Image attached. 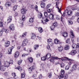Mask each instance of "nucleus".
I'll use <instances>...</instances> for the list:
<instances>
[{
	"label": "nucleus",
	"mask_w": 79,
	"mask_h": 79,
	"mask_svg": "<svg viewBox=\"0 0 79 79\" xmlns=\"http://www.w3.org/2000/svg\"><path fill=\"white\" fill-rule=\"evenodd\" d=\"M12 20V17H10L9 18H8V19H7L8 23H10V22H11Z\"/></svg>",
	"instance_id": "c85d7f7f"
},
{
	"label": "nucleus",
	"mask_w": 79,
	"mask_h": 79,
	"mask_svg": "<svg viewBox=\"0 0 79 79\" xmlns=\"http://www.w3.org/2000/svg\"><path fill=\"white\" fill-rule=\"evenodd\" d=\"M10 45V42L9 41H7L5 42V46L6 47H9V45Z\"/></svg>",
	"instance_id": "6e6552de"
},
{
	"label": "nucleus",
	"mask_w": 79,
	"mask_h": 79,
	"mask_svg": "<svg viewBox=\"0 0 79 79\" xmlns=\"http://www.w3.org/2000/svg\"><path fill=\"white\" fill-rule=\"evenodd\" d=\"M15 69H17L19 70L20 71H22V68L19 66L17 68H16Z\"/></svg>",
	"instance_id": "2f4dec72"
},
{
	"label": "nucleus",
	"mask_w": 79,
	"mask_h": 79,
	"mask_svg": "<svg viewBox=\"0 0 79 79\" xmlns=\"http://www.w3.org/2000/svg\"><path fill=\"white\" fill-rule=\"evenodd\" d=\"M57 25H58V24L57 23H56V22H55L53 24V26H54V27H56V26H57Z\"/></svg>",
	"instance_id": "a19ab883"
},
{
	"label": "nucleus",
	"mask_w": 79,
	"mask_h": 79,
	"mask_svg": "<svg viewBox=\"0 0 79 79\" xmlns=\"http://www.w3.org/2000/svg\"><path fill=\"white\" fill-rule=\"evenodd\" d=\"M11 5V3L10 2H7L5 4V6L6 7H8L9 6H10Z\"/></svg>",
	"instance_id": "6ab92c4d"
},
{
	"label": "nucleus",
	"mask_w": 79,
	"mask_h": 79,
	"mask_svg": "<svg viewBox=\"0 0 79 79\" xmlns=\"http://www.w3.org/2000/svg\"><path fill=\"white\" fill-rule=\"evenodd\" d=\"M58 50L59 52H62L63 50V48L62 47L60 46L59 48H58Z\"/></svg>",
	"instance_id": "b1692460"
},
{
	"label": "nucleus",
	"mask_w": 79,
	"mask_h": 79,
	"mask_svg": "<svg viewBox=\"0 0 79 79\" xmlns=\"http://www.w3.org/2000/svg\"><path fill=\"white\" fill-rule=\"evenodd\" d=\"M48 18H43V20H42V21L43 24H47V22L48 21Z\"/></svg>",
	"instance_id": "f257e3e1"
},
{
	"label": "nucleus",
	"mask_w": 79,
	"mask_h": 79,
	"mask_svg": "<svg viewBox=\"0 0 79 79\" xmlns=\"http://www.w3.org/2000/svg\"><path fill=\"white\" fill-rule=\"evenodd\" d=\"M47 48L48 49V50H50V46L49 45L47 47Z\"/></svg>",
	"instance_id": "338daca9"
},
{
	"label": "nucleus",
	"mask_w": 79,
	"mask_h": 79,
	"mask_svg": "<svg viewBox=\"0 0 79 79\" xmlns=\"http://www.w3.org/2000/svg\"><path fill=\"white\" fill-rule=\"evenodd\" d=\"M0 69L1 71H5V70L6 69V67L4 66H1L0 67Z\"/></svg>",
	"instance_id": "9b49d317"
},
{
	"label": "nucleus",
	"mask_w": 79,
	"mask_h": 79,
	"mask_svg": "<svg viewBox=\"0 0 79 79\" xmlns=\"http://www.w3.org/2000/svg\"><path fill=\"white\" fill-rule=\"evenodd\" d=\"M70 33L71 35L73 37V38L72 39V42L73 43L74 42V33H73V31H70Z\"/></svg>",
	"instance_id": "0eeeda50"
},
{
	"label": "nucleus",
	"mask_w": 79,
	"mask_h": 79,
	"mask_svg": "<svg viewBox=\"0 0 79 79\" xmlns=\"http://www.w3.org/2000/svg\"><path fill=\"white\" fill-rule=\"evenodd\" d=\"M16 9H17V6H15L13 7V10L14 11H15V10H16Z\"/></svg>",
	"instance_id": "49530a36"
},
{
	"label": "nucleus",
	"mask_w": 79,
	"mask_h": 79,
	"mask_svg": "<svg viewBox=\"0 0 79 79\" xmlns=\"http://www.w3.org/2000/svg\"><path fill=\"white\" fill-rule=\"evenodd\" d=\"M52 59H55V60H61L62 61H64L65 59L64 58H66L65 57H62L61 58H59L57 57H52Z\"/></svg>",
	"instance_id": "f03ea898"
},
{
	"label": "nucleus",
	"mask_w": 79,
	"mask_h": 79,
	"mask_svg": "<svg viewBox=\"0 0 79 79\" xmlns=\"http://www.w3.org/2000/svg\"><path fill=\"white\" fill-rule=\"evenodd\" d=\"M29 69V71L30 73H31V72H32V69H34V66H32L30 68H29L28 69Z\"/></svg>",
	"instance_id": "dca6fc26"
},
{
	"label": "nucleus",
	"mask_w": 79,
	"mask_h": 79,
	"mask_svg": "<svg viewBox=\"0 0 79 79\" xmlns=\"http://www.w3.org/2000/svg\"><path fill=\"white\" fill-rule=\"evenodd\" d=\"M12 75L14 77H15V76H16V74H15V73H12Z\"/></svg>",
	"instance_id": "0e129e2a"
},
{
	"label": "nucleus",
	"mask_w": 79,
	"mask_h": 79,
	"mask_svg": "<svg viewBox=\"0 0 79 79\" xmlns=\"http://www.w3.org/2000/svg\"><path fill=\"white\" fill-rule=\"evenodd\" d=\"M54 28H55V27L53 25H52L51 27V30H53L54 29Z\"/></svg>",
	"instance_id": "5fc2aeb1"
},
{
	"label": "nucleus",
	"mask_w": 79,
	"mask_h": 79,
	"mask_svg": "<svg viewBox=\"0 0 79 79\" xmlns=\"http://www.w3.org/2000/svg\"><path fill=\"white\" fill-rule=\"evenodd\" d=\"M68 22H69V24H73V23L71 21L68 20Z\"/></svg>",
	"instance_id": "c03bdc74"
},
{
	"label": "nucleus",
	"mask_w": 79,
	"mask_h": 79,
	"mask_svg": "<svg viewBox=\"0 0 79 79\" xmlns=\"http://www.w3.org/2000/svg\"><path fill=\"white\" fill-rule=\"evenodd\" d=\"M5 65L6 67H9V66H10V64L9 62H5Z\"/></svg>",
	"instance_id": "bb28decb"
},
{
	"label": "nucleus",
	"mask_w": 79,
	"mask_h": 79,
	"mask_svg": "<svg viewBox=\"0 0 79 79\" xmlns=\"http://www.w3.org/2000/svg\"><path fill=\"white\" fill-rule=\"evenodd\" d=\"M70 53L72 55H74L75 54L77 53V51L76 50H73L71 51Z\"/></svg>",
	"instance_id": "1a4fd4ad"
},
{
	"label": "nucleus",
	"mask_w": 79,
	"mask_h": 79,
	"mask_svg": "<svg viewBox=\"0 0 79 79\" xmlns=\"http://www.w3.org/2000/svg\"><path fill=\"white\" fill-rule=\"evenodd\" d=\"M26 35V32H25V33H23L22 35V37H25Z\"/></svg>",
	"instance_id": "13d9d810"
},
{
	"label": "nucleus",
	"mask_w": 79,
	"mask_h": 79,
	"mask_svg": "<svg viewBox=\"0 0 79 79\" xmlns=\"http://www.w3.org/2000/svg\"><path fill=\"white\" fill-rule=\"evenodd\" d=\"M76 69H77V64H74L73 65L72 68V70L74 71V70H76Z\"/></svg>",
	"instance_id": "9d476101"
},
{
	"label": "nucleus",
	"mask_w": 79,
	"mask_h": 79,
	"mask_svg": "<svg viewBox=\"0 0 79 79\" xmlns=\"http://www.w3.org/2000/svg\"><path fill=\"white\" fill-rule=\"evenodd\" d=\"M50 57H51V54H47L46 56V58L47 59H49Z\"/></svg>",
	"instance_id": "aec40b11"
},
{
	"label": "nucleus",
	"mask_w": 79,
	"mask_h": 79,
	"mask_svg": "<svg viewBox=\"0 0 79 79\" xmlns=\"http://www.w3.org/2000/svg\"><path fill=\"white\" fill-rule=\"evenodd\" d=\"M44 14L45 18H48V13H47V12H45L44 13Z\"/></svg>",
	"instance_id": "cd10ccee"
},
{
	"label": "nucleus",
	"mask_w": 79,
	"mask_h": 79,
	"mask_svg": "<svg viewBox=\"0 0 79 79\" xmlns=\"http://www.w3.org/2000/svg\"><path fill=\"white\" fill-rule=\"evenodd\" d=\"M60 73L61 75H64V70L61 69L60 71Z\"/></svg>",
	"instance_id": "72a5a7b5"
},
{
	"label": "nucleus",
	"mask_w": 79,
	"mask_h": 79,
	"mask_svg": "<svg viewBox=\"0 0 79 79\" xmlns=\"http://www.w3.org/2000/svg\"><path fill=\"white\" fill-rule=\"evenodd\" d=\"M11 2L12 3H14V2H16V0H11Z\"/></svg>",
	"instance_id": "69168bd1"
},
{
	"label": "nucleus",
	"mask_w": 79,
	"mask_h": 79,
	"mask_svg": "<svg viewBox=\"0 0 79 79\" xmlns=\"http://www.w3.org/2000/svg\"><path fill=\"white\" fill-rule=\"evenodd\" d=\"M52 42V40L50 39H48V42L50 43V42Z\"/></svg>",
	"instance_id": "052dcab7"
},
{
	"label": "nucleus",
	"mask_w": 79,
	"mask_h": 79,
	"mask_svg": "<svg viewBox=\"0 0 79 79\" xmlns=\"http://www.w3.org/2000/svg\"><path fill=\"white\" fill-rule=\"evenodd\" d=\"M36 38V35H35L34 34L32 33V36L31 37V39H35Z\"/></svg>",
	"instance_id": "412c9836"
},
{
	"label": "nucleus",
	"mask_w": 79,
	"mask_h": 79,
	"mask_svg": "<svg viewBox=\"0 0 79 79\" xmlns=\"http://www.w3.org/2000/svg\"><path fill=\"white\" fill-rule=\"evenodd\" d=\"M3 23L2 22H0V27H2L3 26Z\"/></svg>",
	"instance_id": "4d7b16f0"
},
{
	"label": "nucleus",
	"mask_w": 79,
	"mask_h": 79,
	"mask_svg": "<svg viewBox=\"0 0 79 79\" xmlns=\"http://www.w3.org/2000/svg\"><path fill=\"white\" fill-rule=\"evenodd\" d=\"M68 75L67 74H65V79H67V78H68Z\"/></svg>",
	"instance_id": "bf43d9fd"
},
{
	"label": "nucleus",
	"mask_w": 79,
	"mask_h": 79,
	"mask_svg": "<svg viewBox=\"0 0 79 79\" xmlns=\"http://www.w3.org/2000/svg\"><path fill=\"white\" fill-rule=\"evenodd\" d=\"M75 15L76 16H79V13L78 12H76Z\"/></svg>",
	"instance_id": "09e8293b"
},
{
	"label": "nucleus",
	"mask_w": 79,
	"mask_h": 79,
	"mask_svg": "<svg viewBox=\"0 0 79 79\" xmlns=\"http://www.w3.org/2000/svg\"><path fill=\"white\" fill-rule=\"evenodd\" d=\"M30 22L31 23H32L34 22V18H31L29 20Z\"/></svg>",
	"instance_id": "473e14b6"
},
{
	"label": "nucleus",
	"mask_w": 79,
	"mask_h": 79,
	"mask_svg": "<svg viewBox=\"0 0 79 79\" xmlns=\"http://www.w3.org/2000/svg\"><path fill=\"white\" fill-rule=\"evenodd\" d=\"M19 55V52L18 51L16 52L15 54V58H17L18 57Z\"/></svg>",
	"instance_id": "f3484780"
},
{
	"label": "nucleus",
	"mask_w": 79,
	"mask_h": 79,
	"mask_svg": "<svg viewBox=\"0 0 79 79\" xmlns=\"http://www.w3.org/2000/svg\"><path fill=\"white\" fill-rule=\"evenodd\" d=\"M33 59L32 57H31L29 58V61L30 62V63H32L33 61Z\"/></svg>",
	"instance_id": "58836bf2"
},
{
	"label": "nucleus",
	"mask_w": 79,
	"mask_h": 79,
	"mask_svg": "<svg viewBox=\"0 0 79 79\" xmlns=\"http://www.w3.org/2000/svg\"><path fill=\"white\" fill-rule=\"evenodd\" d=\"M45 6V4L43 2H42L41 4V8H44Z\"/></svg>",
	"instance_id": "7c9ffc66"
},
{
	"label": "nucleus",
	"mask_w": 79,
	"mask_h": 79,
	"mask_svg": "<svg viewBox=\"0 0 79 79\" xmlns=\"http://www.w3.org/2000/svg\"><path fill=\"white\" fill-rule=\"evenodd\" d=\"M22 20H20V23L22 24L21 27H23V21H24V20H25V16L24 15H23L22 16Z\"/></svg>",
	"instance_id": "7ed1b4c3"
},
{
	"label": "nucleus",
	"mask_w": 79,
	"mask_h": 79,
	"mask_svg": "<svg viewBox=\"0 0 79 79\" xmlns=\"http://www.w3.org/2000/svg\"><path fill=\"white\" fill-rule=\"evenodd\" d=\"M9 29L11 31H14L15 30V26L13 24H11L9 27Z\"/></svg>",
	"instance_id": "39448f33"
},
{
	"label": "nucleus",
	"mask_w": 79,
	"mask_h": 79,
	"mask_svg": "<svg viewBox=\"0 0 79 79\" xmlns=\"http://www.w3.org/2000/svg\"><path fill=\"white\" fill-rule=\"evenodd\" d=\"M58 2H57L56 3V8H58V11L59 13H61V9H60V8H59L58 7H57V5H58Z\"/></svg>",
	"instance_id": "4be33fe9"
},
{
	"label": "nucleus",
	"mask_w": 79,
	"mask_h": 79,
	"mask_svg": "<svg viewBox=\"0 0 79 79\" xmlns=\"http://www.w3.org/2000/svg\"><path fill=\"white\" fill-rule=\"evenodd\" d=\"M28 55V54H23L22 55V56L23 57H24L25 56H27Z\"/></svg>",
	"instance_id": "37998d69"
},
{
	"label": "nucleus",
	"mask_w": 79,
	"mask_h": 79,
	"mask_svg": "<svg viewBox=\"0 0 79 79\" xmlns=\"http://www.w3.org/2000/svg\"><path fill=\"white\" fill-rule=\"evenodd\" d=\"M48 77H49V78H50L52 77V75L51 73H48Z\"/></svg>",
	"instance_id": "3c124183"
},
{
	"label": "nucleus",
	"mask_w": 79,
	"mask_h": 79,
	"mask_svg": "<svg viewBox=\"0 0 79 79\" xmlns=\"http://www.w3.org/2000/svg\"><path fill=\"white\" fill-rule=\"evenodd\" d=\"M26 12V10H25V9H23L21 10V13L23 14V15L25 14Z\"/></svg>",
	"instance_id": "2eb2a0df"
},
{
	"label": "nucleus",
	"mask_w": 79,
	"mask_h": 79,
	"mask_svg": "<svg viewBox=\"0 0 79 79\" xmlns=\"http://www.w3.org/2000/svg\"><path fill=\"white\" fill-rule=\"evenodd\" d=\"M38 30L40 33H42L43 32V29L41 27H40L38 28Z\"/></svg>",
	"instance_id": "c756f323"
},
{
	"label": "nucleus",
	"mask_w": 79,
	"mask_h": 79,
	"mask_svg": "<svg viewBox=\"0 0 79 79\" xmlns=\"http://www.w3.org/2000/svg\"><path fill=\"white\" fill-rule=\"evenodd\" d=\"M50 6H51V4H48L46 6V8H49L50 7Z\"/></svg>",
	"instance_id": "864d4df0"
},
{
	"label": "nucleus",
	"mask_w": 79,
	"mask_h": 79,
	"mask_svg": "<svg viewBox=\"0 0 79 79\" xmlns=\"http://www.w3.org/2000/svg\"><path fill=\"white\" fill-rule=\"evenodd\" d=\"M9 63V64H13V60H10Z\"/></svg>",
	"instance_id": "8fccbe9b"
},
{
	"label": "nucleus",
	"mask_w": 79,
	"mask_h": 79,
	"mask_svg": "<svg viewBox=\"0 0 79 79\" xmlns=\"http://www.w3.org/2000/svg\"><path fill=\"white\" fill-rule=\"evenodd\" d=\"M73 48H79V45H77L75 44H73L72 45Z\"/></svg>",
	"instance_id": "ddd939ff"
},
{
	"label": "nucleus",
	"mask_w": 79,
	"mask_h": 79,
	"mask_svg": "<svg viewBox=\"0 0 79 79\" xmlns=\"http://www.w3.org/2000/svg\"><path fill=\"white\" fill-rule=\"evenodd\" d=\"M73 13V11H71V10H69L68 11L67 14L68 16H71L72 15V13Z\"/></svg>",
	"instance_id": "5701e85b"
},
{
	"label": "nucleus",
	"mask_w": 79,
	"mask_h": 79,
	"mask_svg": "<svg viewBox=\"0 0 79 79\" xmlns=\"http://www.w3.org/2000/svg\"><path fill=\"white\" fill-rule=\"evenodd\" d=\"M23 42L26 43L27 44L28 43V40L27 39H25L24 40Z\"/></svg>",
	"instance_id": "a18cd8bd"
},
{
	"label": "nucleus",
	"mask_w": 79,
	"mask_h": 79,
	"mask_svg": "<svg viewBox=\"0 0 79 79\" xmlns=\"http://www.w3.org/2000/svg\"><path fill=\"white\" fill-rule=\"evenodd\" d=\"M69 68V65H67L66 66L65 69L67 70H68V69Z\"/></svg>",
	"instance_id": "680f3d73"
},
{
	"label": "nucleus",
	"mask_w": 79,
	"mask_h": 79,
	"mask_svg": "<svg viewBox=\"0 0 79 79\" xmlns=\"http://www.w3.org/2000/svg\"><path fill=\"white\" fill-rule=\"evenodd\" d=\"M61 19V21H62V20H63V18H62V16H61L59 15H56V19L57 20H59Z\"/></svg>",
	"instance_id": "423d86ee"
},
{
	"label": "nucleus",
	"mask_w": 79,
	"mask_h": 79,
	"mask_svg": "<svg viewBox=\"0 0 79 79\" xmlns=\"http://www.w3.org/2000/svg\"><path fill=\"white\" fill-rule=\"evenodd\" d=\"M64 77V75H60L58 76V77L59 79H62Z\"/></svg>",
	"instance_id": "4c0bfd02"
},
{
	"label": "nucleus",
	"mask_w": 79,
	"mask_h": 79,
	"mask_svg": "<svg viewBox=\"0 0 79 79\" xmlns=\"http://www.w3.org/2000/svg\"><path fill=\"white\" fill-rule=\"evenodd\" d=\"M46 56H44V57H43L41 58V60H42V61H45V60H46Z\"/></svg>",
	"instance_id": "c9c22d12"
},
{
	"label": "nucleus",
	"mask_w": 79,
	"mask_h": 79,
	"mask_svg": "<svg viewBox=\"0 0 79 79\" xmlns=\"http://www.w3.org/2000/svg\"><path fill=\"white\" fill-rule=\"evenodd\" d=\"M60 66L61 68H63L64 66V64L63 63H62L60 64Z\"/></svg>",
	"instance_id": "603ef678"
},
{
	"label": "nucleus",
	"mask_w": 79,
	"mask_h": 79,
	"mask_svg": "<svg viewBox=\"0 0 79 79\" xmlns=\"http://www.w3.org/2000/svg\"><path fill=\"white\" fill-rule=\"evenodd\" d=\"M54 43L56 44H61V43L60 42V41H59L58 39H56L54 40Z\"/></svg>",
	"instance_id": "f8f14e48"
},
{
	"label": "nucleus",
	"mask_w": 79,
	"mask_h": 79,
	"mask_svg": "<svg viewBox=\"0 0 79 79\" xmlns=\"http://www.w3.org/2000/svg\"><path fill=\"white\" fill-rule=\"evenodd\" d=\"M66 43H69L70 42V39H68L66 41Z\"/></svg>",
	"instance_id": "de8ad7c7"
},
{
	"label": "nucleus",
	"mask_w": 79,
	"mask_h": 79,
	"mask_svg": "<svg viewBox=\"0 0 79 79\" xmlns=\"http://www.w3.org/2000/svg\"><path fill=\"white\" fill-rule=\"evenodd\" d=\"M38 17L39 18H41L42 17V14L41 13H40L39 15L38 16Z\"/></svg>",
	"instance_id": "ea45409f"
},
{
	"label": "nucleus",
	"mask_w": 79,
	"mask_h": 79,
	"mask_svg": "<svg viewBox=\"0 0 79 79\" xmlns=\"http://www.w3.org/2000/svg\"><path fill=\"white\" fill-rule=\"evenodd\" d=\"M27 44V43L24 42V41H23L22 44V45H23V46H26Z\"/></svg>",
	"instance_id": "6e6d98bb"
},
{
	"label": "nucleus",
	"mask_w": 79,
	"mask_h": 79,
	"mask_svg": "<svg viewBox=\"0 0 79 79\" xmlns=\"http://www.w3.org/2000/svg\"><path fill=\"white\" fill-rule=\"evenodd\" d=\"M64 49L66 50H68L69 49V46L68 45H66L65 46Z\"/></svg>",
	"instance_id": "393cba45"
},
{
	"label": "nucleus",
	"mask_w": 79,
	"mask_h": 79,
	"mask_svg": "<svg viewBox=\"0 0 79 79\" xmlns=\"http://www.w3.org/2000/svg\"><path fill=\"white\" fill-rule=\"evenodd\" d=\"M53 45V43L52 42H51L48 43V45L50 46L51 47Z\"/></svg>",
	"instance_id": "f704fd0d"
},
{
	"label": "nucleus",
	"mask_w": 79,
	"mask_h": 79,
	"mask_svg": "<svg viewBox=\"0 0 79 79\" xmlns=\"http://www.w3.org/2000/svg\"><path fill=\"white\" fill-rule=\"evenodd\" d=\"M24 77H25V73H22L21 74V77L22 78H24Z\"/></svg>",
	"instance_id": "79ce46f5"
},
{
	"label": "nucleus",
	"mask_w": 79,
	"mask_h": 79,
	"mask_svg": "<svg viewBox=\"0 0 79 79\" xmlns=\"http://www.w3.org/2000/svg\"><path fill=\"white\" fill-rule=\"evenodd\" d=\"M15 48V47L14 46H12L11 48H9V49H8V54H9L10 55L11 54V52H12V50H13V49Z\"/></svg>",
	"instance_id": "20e7f679"
},
{
	"label": "nucleus",
	"mask_w": 79,
	"mask_h": 79,
	"mask_svg": "<svg viewBox=\"0 0 79 79\" xmlns=\"http://www.w3.org/2000/svg\"><path fill=\"white\" fill-rule=\"evenodd\" d=\"M22 61H23V60H19L18 62V64H19V65H20V64H21V63H22Z\"/></svg>",
	"instance_id": "e433bc0d"
},
{
	"label": "nucleus",
	"mask_w": 79,
	"mask_h": 79,
	"mask_svg": "<svg viewBox=\"0 0 79 79\" xmlns=\"http://www.w3.org/2000/svg\"><path fill=\"white\" fill-rule=\"evenodd\" d=\"M39 47V45H35L34 47V50H37Z\"/></svg>",
	"instance_id": "a878e982"
},
{
	"label": "nucleus",
	"mask_w": 79,
	"mask_h": 79,
	"mask_svg": "<svg viewBox=\"0 0 79 79\" xmlns=\"http://www.w3.org/2000/svg\"><path fill=\"white\" fill-rule=\"evenodd\" d=\"M49 18L50 19H53L54 18V15L52 14H51L49 15Z\"/></svg>",
	"instance_id": "4468645a"
},
{
	"label": "nucleus",
	"mask_w": 79,
	"mask_h": 79,
	"mask_svg": "<svg viewBox=\"0 0 79 79\" xmlns=\"http://www.w3.org/2000/svg\"><path fill=\"white\" fill-rule=\"evenodd\" d=\"M4 31L6 33H8V29H5Z\"/></svg>",
	"instance_id": "e2e57ef3"
},
{
	"label": "nucleus",
	"mask_w": 79,
	"mask_h": 79,
	"mask_svg": "<svg viewBox=\"0 0 79 79\" xmlns=\"http://www.w3.org/2000/svg\"><path fill=\"white\" fill-rule=\"evenodd\" d=\"M37 8H38V7L37 6V5H36L35 6V10L36 11H37Z\"/></svg>",
	"instance_id": "774afa93"
},
{
	"label": "nucleus",
	"mask_w": 79,
	"mask_h": 79,
	"mask_svg": "<svg viewBox=\"0 0 79 79\" xmlns=\"http://www.w3.org/2000/svg\"><path fill=\"white\" fill-rule=\"evenodd\" d=\"M62 36L64 37H68V33L67 32H64L62 34Z\"/></svg>",
	"instance_id": "a211bd4d"
}]
</instances>
